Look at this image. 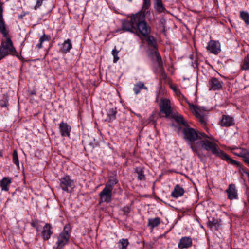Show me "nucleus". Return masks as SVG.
Returning a JSON list of instances; mask_svg holds the SVG:
<instances>
[{
	"label": "nucleus",
	"mask_w": 249,
	"mask_h": 249,
	"mask_svg": "<svg viewBox=\"0 0 249 249\" xmlns=\"http://www.w3.org/2000/svg\"><path fill=\"white\" fill-rule=\"evenodd\" d=\"M219 124L222 127H229L234 124V118L228 115H223L219 122Z\"/></svg>",
	"instance_id": "13"
},
{
	"label": "nucleus",
	"mask_w": 249,
	"mask_h": 249,
	"mask_svg": "<svg viewBox=\"0 0 249 249\" xmlns=\"http://www.w3.org/2000/svg\"><path fill=\"white\" fill-rule=\"evenodd\" d=\"M100 202L109 203L112 200V191L104 187L99 193Z\"/></svg>",
	"instance_id": "10"
},
{
	"label": "nucleus",
	"mask_w": 249,
	"mask_h": 249,
	"mask_svg": "<svg viewBox=\"0 0 249 249\" xmlns=\"http://www.w3.org/2000/svg\"><path fill=\"white\" fill-rule=\"evenodd\" d=\"M51 39V36L50 35H46L45 33L40 37L39 40V43L36 45L38 49H40L42 48V43L45 41H49Z\"/></svg>",
	"instance_id": "26"
},
{
	"label": "nucleus",
	"mask_w": 249,
	"mask_h": 249,
	"mask_svg": "<svg viewBox=\"0 0 249 249\" xmlns=\"http://www.w3.org/2000/svg\"><path fill=\"white\" fill-rule=\"evenodd\" d=\"M231 150L234 154L242 157L245 163L249 166V151L246 149L237 147L232 148Z\"/></svg>",
	"instance_id": "8"
},
{
	"label": "nucleus",
	"mask_w": 249,
	"mask_h": 249,
	"mask_svg": "<svg viewBox=\"0 0 249 249\" xmlns=\"http://www.w3.org/2000/svg\"><path fill=\"white\" fill-rule=\"evenodd\" d=\"M240 17L246 25H249V14L247 12L244 11H241Z\"/></svg>",
	"instance_id": "32"
},
{
	"label": "nucleus",
	"mask_w": 249,
	"mask_h": 249,
	"mask_svg": "<svg viewBox=\"0 0 249 249\" xmlns=\"http://www.w3.org/2000/svg\"><path fill=\"white\" fill-rule=\"evenodd\" d=\"M226 192L228 195V198L230 200H231L238 199L237 190L234 184H230L226 189Z\"/></svg>",
	"instance_id": "14"
},
{
	"label": "nucleus",
	"mask_w": 249,
	"mask_h": 249,
	"mask_svg": "<svg viewBox=\"0 0 249 249\" xmlns=\"http://www.w3.org/2000/svg\"><path fill=\"white\" fill-rule=\"evenodd\" d=\"M129 244V243L127 239L122 238L120 239L118 243V249H127V247Z\"/></svg>",
	"instance_id": "31"
},
{
	"label": "nucleus",
	"mask_w": 249,
	"mask_h": 249,
	"mask_svg": "<svg viewBox=\"0 0 249 249\" xmlns=\"http://www.w3.org/2000/svg\"><path fill=\"white\" fill-rule=\"evenodd\" d=\"M184 189L179 185H176L171 193V196L174 198H177L181 197L184 194Z\"/></svg>",
	"instance_id": "20"
},
{
	"label": "nucleus",
	"mask_w": 249,
	"mask_h": 249,
	"mask_svg": "<svg viewBox=\"0 0 249 249\" xmlns=\"http://www.w3.org/2000/svg\"><path fill=\"white\" fill-rule=\"evenodd\" d=\"M192 239L191 237L184 236L179 239L178 247L179 249H187L192 246Z\"/></svg>",
	"instance_id": "12"
},
{
	"label": "nucleus",
	"mask_w": 249,
	"mask_h": 249,
	"mask_svg": "<svg viewBox=\"0 0 249 249\" xmlns=\"http://www.w3.org/2000/svg\"><path fill=\"white\" fill-rule=\"evenodd\" d=\"M189 108L194 115L197 118L202 125H205L207 123V112L203 107L195 106L188 103Z\"/></svg>",
	"instance_id": "5"
},
{
	"label": "nucleus",
	"mask_w": 249,
	"mask_h": 249,
	"mask_svg": "<svg viewBox=\"0 0 249 249\" xmlns=\"http://www.w3.org/2000/svg\"><path fill=\"white\" fill-rule=\"evenodd\" d=\"M117 112L116 108H110L107 112V118L106 121L108 122L113 121L116 119Z\"/></svg>",
	"instance_id": "23"
},
{
	"label": "nucleus",
	"mask_w": 249,
	"mask_h": 249,
	"mask_svg": "<svg viewBox=\"0 0 249 249\" xmlns=\"http://www.w3.org/2000/svg\"><path fill=\"white\" fill-rule=\"evenodd\" d=\"M241 69L242 70H249V54L248 53L244 58L241 64Z\"/></svg>",
	"instance_id": "30"
},
{
	"label": "nucleus",
	"mask_w": 249,
	"mask_h": 249,
	"mask_svg": "<svg viewBox=\"0 0 249 249\" xmlns=\"http://www.w3.org/2000/svg\"><path fill=\"white\" fill-rule=\"evenodd\" d=\"M154 7L156 10L159 13H162L166 9L162 3V0L160 1H154Z\"/></svg>",
	"instance_id": "28"
},
{
	"label": "nucleus",
	"mask_w": 249,
	"mask_h": 249,
	"mask_svg": "<svg viewBox=\"0 0 249 249\" xmlns=\"http://www.w3.org/2000/svg\"><path fill=\"white\" fill-rule=\"evenodd\" d=\"M41 228V227L38 224H37L36 227L35 228L36 229L37 231L38 232L40 230Z\"/></svg>",
	"instance_id": "40"
},
{
	"label": "nucleus",
	"mask_w": 249,
	"mask_h": 249,
	"mask_svg": "<svg viewBox=\"0 0 249 249\" xmlns=\"http://www.w3.org/2000/svg\"><path fill=\"white\" fill-rule=\"evenodd\" d=\"M71 232V227L70 224H67L64 226L63 231L57 237V241L55 243L56 249H62L66 245L68 244Z\"/></svg>",
	"instance_id": "3"
},
{
	"label": "nucleus",
	"mask_w": 249,
	"mask_h": 249,
	"mask_svg": "<svg viewBox=\"0 0 249 249\" xmlns=\"http://www.w3.org/2000/svg\"><path fill=\"white\" fill-rule=\"evenodd\" d=\"M46 0H35L36 4L34 7V9L36 10L40 8V7L42 5L43 3Z\"/></svg>",
	"instance_id": "37"
},
{
	"label": "nucleus",
	"mask_w": 249,
	"mask_h": 249,
	"mask_svg": "<svg viewBox=\"0 0 249 249\" xmlns=\"http://www.w3.org/2000/svg\"><path fill=\"white\" fill-rule=\"evenodd\" d=\"M156 101L157 102L158 101V97L156 99Z\"/></svg>",
	"instance_id": "47"
},
{
	"label": "nucleus",
	"mask_w": 249,
	"mask_h": 249,
	"mask_svg": "<svg viewBox=\"0 0 249 249\" xmlns=\"http://www.w3.org/2000/svg\"><path fill=\"white\" fill-rule=\"evenodd\" d=\"M22 17H23V16H19V18H22Z\"/></svg>",
	"instance_id": "45"
},
{
	"label": "nucleus",
	"mask_w": 249,
	"mask_h": 249,
	"mask_svg": "<svg viewBox=\"0 0 249 249\" xmlns=\"http://www.w3.org/2000/svg\"><path fill=\"white\" fill-rule=\"evenodd\" d=\"M11 182V179L9 177H4L0 181V186L1 188V190L4 191H8Z\"/></svg>",
	"instance_id": "21"
},
{
	"label": "nucleus",
	"mask_w": 249,
	"mask_h": 249,
	"mask_svg": "<svg viewBox=\"0 0 249 249\" xmlns=\"http://www.w3.org/2000/svg\"><path fill=\"white\" fill-rule=\"evenodd\" d=\"M247 200L249 202V194H247Z\"/></svg>",
	"instance_id": "42"
},
{
	"label": "nucleus",
	"mask_w": 249,
	"mask_h": 249,
	"mask_svg": "<svg viewBox=\"0 0 249 249\" xmlns=\"http://www.w3.org/2000/svg\"><path fill=\"white\" fill-rule=\"evenodd\" d=\"M1 41L0 47V59H3L8 55L17 56V53L13 45L12 40L7 36Z\"/></svg>",
	"instance_id": "4"
},
{
	"label": "nucleus",
	"mask_w": 249,
	"mask_h": 249,
	"mask_svg": "<svg viewBox=\"0 0 249 249\" xmlns=\"http://www.w3.org/2000/svg\"><path fill=\"white\" fill-rule=\"evenodd\" d=\"M160 111L165 114L166 117H169L172 113L170 101L166 98H162L160 104Z\"/></svg>",
	"instance_id": "7"
},
{
	"label": "nucleus",
	"mask_w": 249,
	"mask_h": 249,
	"mask_svg": "<svg viewBox=\"0 0 249 249\" xmlns=\"http://www.w3.org/2000/svg\"><path fill=\"white\" fill-rule=\"evenodd\" d=\"M37 222H34L31 223V225L32 227L36 228L37 225Z\"/></svg>",
	"instance_id": "41"
},
{
	"label": "nucleus",
	"mask_w": 249,
	"mask_h": 249,
	"mask_svg": "<svg viewBox=\"0 0 249 249\" xmlns=\"http://www.w3.org/2000/svg\"><path fill=\"white\" fill-rule=\"evenodd\" d=\"M222 81L215 77L210 78L208 84L209 90L213 91L221 89L222 87Z\"/></svg>",
	"instance_id": "9"
},
{
	"label": "nucleus",
	"mask_w": 249,
	"mask_h": 249,
	"mask_svg": "<svg viewBox=\"0 0 249 249\" xmlns=\"http://www.w3.org/2000/svg\"><path fill=\"white\" fill-rule=\"evenodd\" d=\"M151 6V0H143L142 7L141 11L140 12H143L146 14H150L148 9Z\"/></svg>",
	"instance_id": "27"
},
{
	"label": "nucleus",
	"mask_w": 249,
	"mask_h": 249,
	"mask_svg": "<svg viewBox=\"0 0 249 249\" xmlns=\"http://www.w3.org/2000/svg\"><path fill=\"white\" fill-rule=\"evenodd\" d=\"M72 45L70 39H67L61 44L59 52L61 53L66 54L69 53L72 48Z\"/></svg>",
	"instance_id": "19"
},
{
	"label": "nucleus",
	"mask_w": 249,
	"mask_h": 249,
	"mask_svg": "<svg viewBox=\"0 0 249 249\" xmlns=\"http://www.w3.org/2000/svg\"><path fill=\"white\" fill-rule=\"evenodd\" d=\"M146 41L148 43V44L154 48H156V41L155 39V38L152 36H149L148 35V36H146Z\"/></svg>",
	"instance_id": "33"
},
{
	"label": "nucleus",
	"mask_w": 249,
	"mask_h": 249,
	"mask_svg": "<svg viewBox=\"0 0 249 249\" xmlns=\"http://www.w3.org/2000/svg\"><path fill=\"white\" fill-rule=\"evenodd\" d=\"M148 221L147 226L149 227L152 230L158 226L161 223L160 218L158 217L154 218H149Z\"/></svg>",
	"instance_id": "22"
},
{
	"label": "nucleus",
	"mask_w": 249,
	"mask_h": 249,
	"mask_svg": "<svg viewBox=\"0 0 249 249\" xmlns=\"http://www.w3.org/2000/svg\"><path fill=\"white\" fill-rule=\"evenodd\" d=\"M13 162L18 168L19 167V162L18 160V154L16 150H14L13 152Z\"/></svg>",
	"instance_id": "34"
},
{
	"label": "nucleus",
	"mask_w": 249,
	"mask_h": 249,
	"mask_svg": "<svg viewBox=\"0 0 249 249\" xmlns=\"http://www.w3.org/2000/svg\"><path fill=\"white\" fill-rule=\"evenodd\" d=\"M59 128L62 137H70L71 131V127L66 123L62 122L59 125Z\"/></svg>",
	"instance_id": "16"
},
{
	"label": "nucleus",
	"mask_w": 249,
	"mask_h": 249,
	"mask_svg": "<svg viewBox=\"0 0 249 249\" xmlns=\"http://www.w3.org/2000/svg\"><path fill=\"white\" fill-rule=\"evenodd\" d=\"M60 188L69 193H71L75 187V182L69 175H65L59 178Z\"/></svg>",
	"instance_id": "6"
},
{
	"label": "nucleus",
	"mask_w": 249,
	"mask_h": 249,
	"mask_svg": "<svg viewBox=\"0 0 249 249\" xmlns=\"http://www.w3.org/2000/svg\"><path fill=\"white\" fill-rule=\"evenodd\" d=\"M116 185H118V186H119V188H120L119 184V180L116 176H110L108 180L105 184V188L112 191L113 187Z\"/></svg>",
	"instance_id": "17"
},
{
	"label": "nucleus",
	"mask_w": 249,
	"mask_h": 249,
	"mask_svg": "<svg viewBox=\"0 0 249 249\" xmlns=\"http://www.w3.org/2000/svg\"><path fill=\"white\" fill-rule=\"evenodd\" d=\"M142 89L147 90V88L144 86L142 82H139L134 85L133 89L134 92L136 95L139 94Z\"/></svg>",
	"instance_id": "24"
},
{
	"label": "nucleus",
	"mask_w": 249,
	"mask_h": 249,
	"mask_svg": "<svg viewBox=\"0 0 249 249\" xmlns=\"http://www.w3.org/2000/svg\"><path fill=\"white\" fill-rule=\"evenodd\" d=\"M53 233L51 225L49 223H46L41 232L43 240L44 241L48 240L51 238Z\"/></svg>",
	"instance_id": "15"
},
{
	"label": "nucleus",
	"mask_w": 249,
	"mask_h": 249,
	"mask_svg": "<svg viewBox=\"0 0 249 249\" xmlns=\"http://www.w3.org/2000/svg\"><path fill=\"white\" fill-rule=\"evenodd\" d=\"M195 65H196V66H197V63H196L195 64Z\"/></svg>",
	"instance_id": "46"
},
{
	"label": "nucleus",
	"mask_w": 249,
	"mask_h": 249,
	"mask_svg": "<svg viewBox=\"0 0 249 249\" xmlns=\"http://www.w3.org/2000/svg\"><path fill=\"white\" fill-rule=\"evenodd\" d=\"M0 105L2 107H7V102L4 101H1L0 103Z\"/></svg>",
	"instance_id": "39"
},
{
	"label": "nucleus",
	"mask_w": 249,
	"mask_h": 249,
	"mask_svg": "<svg viewBox=\"0 0 249 249\" xmlns=\"http://www.w3.org/2000/svg\"><path fill=\"white\" fill-rule=\"evenodd\" d=\"M119 52V51L117 50L116 47H115L112 51V54L113 56V62L114 63H116L119 59V58L118 56Z\"/></svg>",
	"instance_id": "36"
},
{
	"label": "nucleus",
	"mask_w": 249,
	"mask_h": 249,
	"mask_svg": "<svg viewBox=\"0 0 249 249\" xmlns=\"http://www.w3.org/2000/svg\"><path fill=\"white\" fill-rule=\"evenodd\" d=\"M155 55L156 57V61L158 65L156 72L160 73L162 75H165V73L163 71L162 61L159 53L155 52Z\"/></svg>",
	"instance_id": "18"
},
{
	"label": "nucleus",
	"mask_w": 249,
	"mask_h": 249,
	"mask_svg": "<svg viewBox=\"0 0 249 249\" xmlns=\"http://www.w3.org/2000/svg\"><path fill=\"white\" fill-rule=\"evenodd\" d=\"M184 139L189 142V145L193 153L199 158L205 156L203 151L210 152L215 156L226 160L232 165L241 166L240 162L231 159L221 150L218 145L212 141V138L205 133L190 127L188 125L183 130Z\"/></svg>",
	"instance_id": "1"
},
{
	"label": "nucleus",
	"mask_w": 249,
	"mask_h": 249,
	"mask_svg": "<svg viewBox=\"0 0 249 249\" xmlns=\"http://www.w3.org/2000/svg\"><path fill=\"white\" fill-rule=\"evenodd\" d=\"M171 88L178 97H184V96L181 94L180 90L177 88V87L176 85H172L171 86Z\"/></svg>",
	"instance_id": "35"
},
{
	"label": "nucleus",
	"mask_w": 249,
	"mask_h": 249,
	"mask_svg": "<svg viewBox=\"0 0 249 249\" xmlns=\"http://www.w3.org/2000/svg\"><path fill=\"white\" fill-rule=\"evenodd\" d=\"M145 16L146 14L143 12L132 14L130 20L123 21L122 29L139 36L146 37L151 33V27L145 21Z\"/></svg>",
	"instance_id": "2"
},
{
	"label": "nucleus",
	"mask_w": 249,
	"mask_h": 249,
	"mask_svg": "<svg viewBox=\"0 0 249 249\" xmlns=\"http://www.w3.org/2000/svg\"><path fill=\"white\" fill-rule=\"evenodd\" d=\"M123 211L125 214H128L130 212V208L129 206H125L123 208Z\"/></svg>",
	"instance_id": "38"
},
{
	"label": "nucleus",
	"mask_w": 249,
	"mask_h": 249,
	"mask_svg": "<svg viewBox=\"0 0 249 249\" xmlns=\"http://www.w3.org/2000/svg\"><path fill=\"white\" fill-rule=\"evenodd\" d=\"M173 118L178 124L183 125L184 126H186L188 125L187 123L184 120L183 117L181 115L178 114H174L173 115Z\"/></svg>",
	"instance_id": "25"
},
{
	"label": "nucleus",
	"mask_w": 249,
	"mask_h": 249,
	"mask_svg": "<svg viewBox=\"0 0 249 249\" xmlns=\"http://www.w3.org/2000/svg\"><path fill=\"white\" fill-rule=\"evenodd\" d=\"M207 49L211 53L218 54L220 52V45L218 41L211 40L207 44Z\"/></svg>",
	"instance_id": "11"
},
{
	"label": "nucleus",
	"mask_w": 249,
	"mask_h": 249,
	"mask_svg": "<svg viewBox=\"0 0 249 249\" xmlns=\"http://www.w3.org/2000/svg\"><path fill=\"white\" fill-rule=\"evenodd\" d=\"M135 172L138 174V179L140 180H145L146 178L144 174V170L141 167H137L135 169Z\"/></svg>",
	"instance_id": "29"
},
{
	"label": "nucleus",
	"mask_w": 249,
	"mask_h": 249,
	"mask_svg": "<svg viewBox=\"0 0 249 249\" xmlns=\"http://www.w3.org/2000/svg\"><path fill=\"white\" fill-rule=\"evenodd\" d=\"M193 57V55H191L190 56V58L191 59H192Z\"/></svg>",
	"instance_id": "43"
},
{
	"label": "nucleus",
	"mask_w": 249,
	"mask_h": 249,
	"mask_svg": "<svg viewBox=\"0 0 249 249\" xmlns=\"http://www.w3.org/2000/svg\"><path fill=\"white\" fill-rule=\"evenodd\" d=\"M2 59H0V60H1Z\"/></svg>",
	"instance_id": "48"
},
{
	"label": "nucleus",
	"mask_w": 249,
	"mask_h": 249,
	"mask_svg": "<svg viewBox=\"0 0 249 249\" xmlns=\"http://www.w3.org/2000/svg\"><path fill=\"white\" fill-rule=\"evenodd\" d=\"M161 0H154V1H161Z\"/></svg>",
	"instance_id": "44"
}]
</instances>
